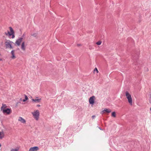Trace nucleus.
<instances>
[{
	"label": "nucleus",
	"mask_w": 151,
	"mask_h": 151,
	"mask_svg": "<svg viewBox=\"0 0 151 151\" xmlns=\"http://www.w3.org/2000/svg\"><path fill=\"white\" fill-rule=\"evenodd\" d=\"M125 95L129 104L131 105H132V100L131 95L128 91H127L125 92Z\"/></svg>",
	"instance_id": "1"
},
{
	"label": "nucleus",
	"mask_w": 151,
	"mask_h": 151,
	"mask_svg": "<svg viewBox=\"0 0 151 151\" xmlns=\"http://www.w3.org/2000/svg\"><path fill=\"white\" fill-rule=\"evenodd\" d=\"M32 114L36 120H38L39 119L40 113L38 110H36L32 112Z\"/></svg>",
	"instance_id": "2"
},
{
	"label": "nucleus",
	"mask_w": 151,
	"mask_h": 151,
	"mask_svg": "<svg viewBox=\"0 0 151 151\" xmlns=\"http://www.w3.org/2000/svg\"><path fill=\"white\" fill-rule=\"evenodd\" d=\"M13 42L9 40H8L5 42V45L6 48H9L10 49L13 48L12 47V46L11 43Z\"/></svg>",
	"instance_id": "3"
},
{
	"label": "nucleus",
	"mask_w": 151,
	"mask_h": 151,
	"mask_svg": "<svg viewBox=\"0 0 151 151\" xmlns=\"http://www.w3.org/2000/svg\"><path fill=\"white\" fill-rule=\"evenodd\" d=\"M111 112V110L109 109L105 108L104 110L101 112V114H103L104 113H109Z\"/></svg>",
	"instance_id": "4"
},
{
	"label": "nucleus",
	"mask_w": 151,
	"mask_h": 151,
	"mask_svg": "<svg viewBox=\"0 0 151 151\" xmlns=\"http://www.w3.org/2000/svg\"><path fill=\"white\" fill-rule=\"evenodd\" d=\"M23 39V38L22 37H20L19 38H18L16 40L15 42V44L18 46H19L21 42L22 41Z\"/></svg>",
	"instance_id": "5"
},
{
	"label": "nucleus",
	"mask_w": 151,
	"mask_h": 151,
	"mask_svg": "<svg viewBox=\"0 0 151 151\" xmlns=\"http://www.w3.org/2000/svg\"><path fill=\"white\" fill-rule=\"evenodd\" d=\"M2 111L4 113H6L8 114H9L11 112V109H3Z\"/></svg>",
	"instance_id": "6"
},
{
	"label": "nucleus",
	"mask_w": 151,
	"mask_h": 151,
	"mask_svg": "<svg viewBox=\"0 0 151 151\" xmlns=\"http://www.w3.org/2000/svg\"><path fill=\"white\" fill-rule=\"evenodd\" d=\"M95 98V96H93L89 98V101L90 104H94Z\"/></svg>",
	"instance_id": "7"
},
{
	"label": "nucleus",
	"mask_w": 151,
	"mask_h": 151,
	"mask_svg": "<svg viewBox=\"0 0 151 151\" xmlns=\"http://www.w3.org/2000/svg\"><path fill=\"white\" fill-rule=\"evenodd\" d=\"M9 29H10V32H11V36L12 35V38H14L15 37V36H14V32L13 29L11 27H9Z\"/></svg>",
	"instance_id": "8"
},
{
	"label": "nucleus",
	"mask_w": 151,
	"mask_h": 151,
	"mask_svg": "<svg viewBox=\"0 0 151 151\" xmlns=\"http://www.w3.org/2000/svg\"><path fill=\"white\" fill-rule=\"evenodd\" d=\"M39 149L38 147L35 146L31 147L29 149V151H36Z\"/></svg>",
	"instance_id": "9"
},
{
	"label": "nucleus",
	"mask_w": 151,
	"mask_h": 151,
	"mask_svg": "<svg viewBox=\"0 0 151 151\" xmlns=\"http://www.w3.org/2000/svg\"><path fill=\"white\" fill-rule=\"evenodd\" d=\"M18 121H20L21 123L25 124L26 122V120L21 117H19V118Z\"/></svg>",
	"instance_id": "10"
},
{
	"label": "nucleus",
	"mask_w": 151,
	"mask_h": 151,
	"mask_svg": "<svg viewBox=\"0 0 151 151\" xmlns=\"http://www.w3.org/2000/svg\"><path fill=\"white\" fill-rule=\"evenodd\" d=\"M35 99H32V101L36 103H40L41 101V99H37L38 98V97H37Z\"/></svg>",
	"instance_id": "11"
},
{
	"label": "nucleus",
	"mask_w": 151,
	"mask_h": 151,
	"mask_svg": "<svg viewBox=\"0 0 151 151\" xmlns=\"http://www.w3.org/2000/svg\"><path fill=\"white\" fill-rule=\"evenodd\" d=\"M11 53L12 55L11 58L13 59L15 58H16V57L14 55V50H12Z\"/></svg>",
	"instance_id": "12"
},
{
	"label": "nucleus",
	"mask_w": 151,
	"mask_h": 151,
	"mask_svg": "<svg viewBox=\"0 0 151 151\" xmlns=\"http://www.w3.org/2000/svg\"><path fill=\"white\" fill-rule=\"evenodd\" d=\"M21 49L23 50L24 51L25 50V47L24 45V42H23L21 45Z\"/></svg>",
	"instance_id": "13"
},
{
	"label": "nucleus",
	"mask_w": 151,
	"mask_h": 151,
	"mask_svg": "<svg viewBox=\"0 0 151 151\" xmlns=\"http://www.w3.org/2000/svg\"><path fill=\"white\" fill-rule=\"evenodd\" d=\"M31 36L34 37H36L37 35V33L36 32H32L30 34Z\"/></svg>",
	"instance_id": "14"
},
{
	"label": "nucleus",
	"mask_w": 151,
	"mask_h": 151,
	"mask_svg": "<svg viewBox=\"0 0 151 151\" xmlns=\"http://www.w3.org/2000/svg\"><path fill=\"white\" fill-rule=\"evenodd\" d=\"M4 137V134L3 132H0V139H1Z\"/></svg>",
	"instance_id": "15"
},
{
	"label": "nucleus",
	"mask_w": 151,
	"mask_h": 151,
	"mask_svg": "<svg viewBox=\"0 0 151 151\" xmlns=\"http://www.w3.org/2000/svg\"><path fill=\"white\" fill-rule=\"evenodd\" d=\"M6 106L5 104H2V106L1 107V110H3V109H5L6 108Z\"/></svg>",
	"instance_id": "16"
},
{
	"label": "nucleus",
	"mask_w": 151,
	"mask_h": 151,
	"mask_svg": "<svg viewBox=\"0 0 151 151\" xmlns=\"http://www.w3.org/2000/svg\"><path fill=\"white\" fill-rule=\"evenodd\" d=\"M19 147H17L15 149H12L10 151H18L19 150Z\"/></svg>",
	"instance_id": "17"
},
{
	"label": "nucleus",
	"mask_w": 151,
	"mask_h": 151,
	"mask_svg": "<svg viewBox=\"0 0 151 151\" xmlns=\"http://www.w3.org/2000/svg\"><path fill=\"white\" fill-rule=\"evenodd\" d=\"M24 96H25V99L22 100V101L23 102L25 101H26L28 99V97L26 95H25Z\"/></svg>",
	"instance_id": "18"
},
{
	"label": "nucleus",
	"mask_w": 151,
	"mask_h": 151,
	"mask_svg": "<svg viewBox=\"0 0 151 151\" xmlns=\"http://www.w3.org/2000/svg\"><path fill=\"white\" fill-rule=\"evenodd\" d=\"M111 116L112 117H115L116 116V113L115 112H113L112 113Z\"/></svg>",
	"instance_id": "19"
},
{
	"label": "nucleus",
	"mask_w": 151,
	"mask_h": 151,
	"mask_svg": "<svg viewBox=\"0 0 151 151\" xmlns=\"http://www.w3.org/2000/svg\"><path fill=\"white\" fill-rule=\"evenodd\" d=\"M5 34L6 35H9V36H11V32H10L9 31H8V32H5Z\"/></svg>",
	"instance_id": "20"
},
{
	"label": "nucleus",
	"mask_w": 151,
	"mask_h": 151,
	"mask_svg": "<svg viewBox=\"0 0 151 151\" xmlns=\"http://www.w3.org/2000/svg\"><path fill=\"white\" fill-rule=\"evenodd\" d=\"M101 42L100 41H99L96 43V44L98 45H100L101 44Z\"/></svg>",
	"instance_id": "21"
},
{
	"label": "nucleus",
	"mask_w": 151,
	"mask_h": 151,
	"mask_svg": "<svg viewBox=\"0 0 151 151\" xmlns=\"http://www.w3.org/2000/svg\"><path fill=\"white\" fill-rule=\"evenodd\" d=\"M94 71L95 72V71H96L97 73H98L99 72L97 68H95V69L94 70Z\"/></svg>",
	"instance_id": "22"
},
{
	"label": "nucleus",
	"mask_w": 151,
	"mask_h": 151,
	"mask_svg": "<svg viewBox=\"0 0 151 151\" xmlns=\"http://www.w3.org/2000/svg\"><path fill=\"white\" fill-rule=\"evenodd\" d=\"M95 117V116H94V115L92 116V118L93 119H94Z\"/></svg>",
	"instance_id": "23"
},
{
	"label": "nucleus",
	"mask_w": 151,
	"mask_h": 151,
	"mask_svg": "<svg viewBox=\"0 0 151 151\" xmlns=\"http://www.w3.org/2000/svg\"><path fill=\"white\" fill-rule=\"evenodd\" d=\"M37 106H39H39H40V105H37Z\"/></svg>",
	"instance_id": "24"
},
{
	"label": "nucleus",
	"mask_w": 151,
	"mask_h": 151,
	"mask_svg": "<svg viewBox=\"0 0 151 151\" xmlns=\"http://www.w3.org/2000/svg\"><path fill=\"white\" fill-rule=\"evenodd\" d=\"M20 100H21V101H22V99H21H21H20Z\"/></svg>",
	"instance_id": "25"
},
{
	"label": "nucleus",
	"mask_w": 151,
	"mask_h": 151,
	"mask_svg": "<svg viewBox=\"0 0 151 151\" xmlns=\"http://www.w3.org/2000/svg\"><path fill=\"white\" fill-rule=\"evenodd\" d=\"M1 144H0V147H1Z\"/></svg>",
	"instance_id": "26"
},
{
	"label": "nucleus",
	"mask_w": 151,
	"mask_h": 151,
	"mask_svg": "<svg viewBox=\"0 0 151 151\" xmlns=\"http://www.w3.org/2000/svg\"><path fill=\"white\" fill-rule=\"evenodd\" d=\"M150 110L151 111V108H150Z\"/></svg>",
	"instance_id": "27"
}]
</instances>
